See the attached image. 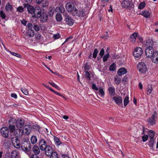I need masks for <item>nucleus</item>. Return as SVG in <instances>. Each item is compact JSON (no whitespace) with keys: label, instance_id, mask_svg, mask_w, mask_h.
Instances as JSON below:
<instances>
[{"label":"nucleus","instance_id":"1","mask_svg":"<svg viewBox=\"0 0 158 158\" xmlns=\"http://www.w3.org/2000/svg\"><path fill=\"white\" fill-rule=\"evenodd\" d=\"M22 150L25 152H28L31 149V144L28 139H23L21 144Z\"/></svg>","mask_w":158,"mask_h":158},{"label":"nucleus","instance_id":"2","mask_svg":"<svg viewBox=\"0 0 158 158\" xmlns=\"http://www.w3.org/2000/svg\"><path fill=\"white\" fill-rule=\"evenodd\" d=\"M153 42L151 39H148L146 40L144 42L143 44L144 47L146 48V49H152L154 48H153Z\"/></svg>","mask_w":158,"mask_h":158},{"label":"nucleus","instance_id":"3","mask_svg":"<svg viewBox=\"0 0 158 158\" xmlns=\"http://www.w3.org/2000/svg\"><path fill=\"white\" fill-rule=\"evenodd\" d=\"M157 114L155 111L152 116L148 119L147 122L150 125L152 126L156 124V119L157 118Z\"/></svg>","mask_w":158,"mask_h":158},{"label":"nucleus","instance_id":"4","mask_svg":"<svg viewBox=\"0 0 158 158\" xmlns=\"http://www.w3.org/2000/svg\"><path fill=\"white\" fill-rule=\"evenodd\" d=\"M85 14V10L83 9L79 10L76 8H75L72 12V15L73 16H77L80 17H83Z\"/></svg>","mask_w":158,"mask_h":158},{"label":"nucleus","instance_id":"5","mask_svg":"<svg viewBox=\"0 0 158 158\" xmlns=\"http://www.w3.org/2000/svg\"><path fill=\"white\" fill-rule=\"evenodd\" d=\"M137 68L139 71L141 73H145L147 71V66L143 62L139 63L137 65Z\"/></svg>","mask_w":158,"mask_h":158},{"label":"nucleus","instance_id":"6","mask_svg":"<svg viewBox=\"0 0 158 158\" xmlns=\"http://www.w3.org/2000/svg\"><path fill=\"white\" fill-rule=\"evenodd\" d=\"M0 132L2 136L5 138H7L8 137L9 132L7 127H3L0 129Z\"/></svg>","mask_w":158,"mask_h":158},{"label":"nucleus","instance_id":"7","mask_svg":"<svg viewBox=\"0 0 158 158\" xmlns=\"http://www.w3.org/2000/svg\"><path fill=\"white\" fill-rule=\"evenodd\" d=\"M23 6L24 8H27V12L29 14L33 15L35 8L28 3H24L23 4Z\"/></svg>","mask_w":158,"mask_h":158},{"label":"nucleus","instance_id":"8","mask_svg":"<svg viewBox=\"0 0 158 158\" xmlns=\"http://www.w3.org/2000/svg\"><path fill=\"white\" fill-rule=\"evenodd\" d=\"M112 100L114 101L115 103L120 106H123V99L122 97L118 96H114L112 98Z\"/></svg>","mask_w":158,"mask_h":158},{"label":"nucleus","instance_id":"9","mask_svg":"<svg viewBox=\"0 0 158 158\" xmlns=\"http://www.w3.org/2000/svg\"><path fill=\"white\" fill-rule=\"evenodd\" d=\"M44 149L45 154L47 156H49L52 154L54 151H53L52 148L49 145H47L45 147Z\"/></svg>","mask_w":158,"mask_h":158},{"label":"nucleus","instance_id":"10","mask_svg":"<svg viewBox=\"0 0 158 158\" xmlns=\"http://www.w3.org/2000/svg\"><path fill=\"white\" fill-rule=\"evenodd\" d=\"M25 124V121L22 118H19L16 121V126L18 128L22 127Z\"/></svg>","mask_w":158,"mask_h":158},{"label":"nucleus","instance_id":"11","mask_svg":"<svg viewBox=\"0 0 158 158\" xmlns=\"http://www.w3.org/2000/svg\"><path fill=\"white\" fill-rule=\"evenodd\" d=\"M74 4L72 2L67 3L66 5V9L68 12L73 11L74 10Z\"/></svg>","mask_w":158,"mask_h":158},{"label":"nucleus","instance_id":"12","mask_svg":"<svg viewBox=\"0 0 158 158\" xmlns=\"http://www.w3.org/2000/svg\"><path fill=\"white\" fill-rule=\"evenodd\" d=\"M41 10L39 6H36L35 7V10L34 13L32 15L33 17L36 18H40L42 14Z\"/></svg>","mask_w":158,"mask_h":158},{"label":"nucleus","instance_id":"13","mask_svg":"<svg viewBox=\"0 0 158 158\" xmlns=\"http://www.w3.org/2000/svg\"><path fill=\"white\" fill-rule=\"evenodd\" d=\"M40 21L43 23L46 22L48 19V15L47 13L43 12L40 17Z\"/></svg>","mask_w":158,"mask_h":158},{"label":"nucleus","instance_id":"14","mask_svg":"<svg viewBox=\"0 0 158 158\" xmlns=\"http://www.w3.org/2000/svg\"><path fill=\"white\" fill-rule=\"evenodd\" d=\"M65 21L66 24L70 26H72L74 23V20L68 15L66 16Z\"/></svg>","mask_w":158,"mask_h":158},{"label":"nucleus","instance_id":"15","mask_svg":"<svg viewBox=\"0 0 158 158\" xmlns=\"http://www.w3.org/2000/svg\"><path fill=\"white\" fill-rule=\"evenodd\" d=\"M23 129L24 131L25 135H29L31 132L32 127L30 125H26L24 126Z\"/></svg>","mask_w":158,"mask_h":158},{"label":"nucleus","instance_id":"16","mask_svg":"<svg viewBox=\"0 0 158 158\" xmlns=\"http://www.w3.org/2000/svg\"><path fill=\"white\" fill-rule=\"evenodd\" d=\"M145 55L148 58H151L155 53V50H145Z\"/></svg>","mask_w":158,"mask_h":158},{"label":"nucleus","instance_id":"17","mask_svg":"<svg viewBox=\"0 0 158 158\" xmlns=\"http://www.w3.org/2000/svg\"><path fill=\"white\" fill-rule=\"evenodd\" d=\"M130 4V1L129 0H123L121 3V6L123 8H128Z\"/></svg>","mask_w":158,"mask_h":158},{"label":"nucleus","instance_id":"18","mask_svg":"<svg viewBox=\"0 0 158 158\" xmlns=\"http://www.w3.org/2000/svg\"><path fill=\"white\" fill-rule=\"evenodd\" d=\"M40 148L41 150L43 151L45 147L47 146L46 141L43 139H42L40 140L39 143Z\"/></svg>","mask_w":158,"mask_h":158},{"label":"nucleus","instance_id":"19","mask_svg":"<svg viewBox=\"0 0 158 158\" xmlns=\"http://www.w3.org/2000/svg\"><path fill=\"white\" fill-rule=\"evenodd\" d=\"M143 53V50H135L133 53L135 57L139 58L141 56Z\"/></svg>","mask_w":158,"mask_h":158},{"label":"nucleus","instance_id":"20","mask_svg":"<svg viewBox=\"0 0 158 158\" xmlns=\"http://www.w3.org/2000/svg\"><path fill=\"white\" fill-rule=\"evenodd\" d=\"M127 71V69L124 68H122L119 69L117 71V73L119 76H121L123 75L126 74Z\"/></svg>","mask_w":158,"mask_h":158},{"label":"nucleus","instance_id":"21","mask_svg":"<svg viewBox=\"0 0 158 158\" xmlns=\"http://www.w3.org/2000/svg\"><path fill=\"white\" fill-rule=\"evenodd\" d=\"M152 61L155 64L158 63V52L155 51V53L152 57Z\"/></svg>","mask_w":158,"mask_h":158},{"label":"nucleus","instance_id":"22","mask_svg":"<svg viewBox=\"0 0 158 158\" xmlns=\"http://www.w3.org/2000/svg\"><path fill=\"white\" fill-rule=\"evenodd\" d=\"M32 150L34 154L38 155L40 154V150L39 147L37 145H35L32 148Z\"/></svg>","mask_w":158,"mask_h":158},{"label":"nucleus","instance_id":"23","mask_svg":"<svg viewBox=\"0 0 158 158\" xmlns=\"http://www.w3.org/2000/svg\"><path fill=\"white\" fill-rule=\"evenodd\" d=\"M46 87L47 89L50 90L54 94H55L59 96L60 97H61L63 98L64 99H66V98L65 96H63V95L59 93L58 92L55 91V90H53V89L51 88L48 85H47Z\"/></svg>","mask_w":158,"mask_h":158},{"label":"nucleus","instance_id":"24","mask_svg":"<svg viewBox=\"0 0 158 158\" xmlns=\"http://www.w3.org/2000/svg\"><path fill=\"white\" fill-rule=\"evenodd\" d=\"M140 14L146 18H148L150 16V12L147 10L143 11Z\"/></svg>","mask_w":158,"mask_h":158},{"label":"nucleus","instance_id":"25","mask_svg":"<svg viewBox=\"0 0 158 158\" xmlns=\"http://www.w3.org/2000/svg\"><path fill=\"white\" fill-rule=\"evenodd\" d=\"M108 91L111 95L114 96L115 95V89L114 87H109L108 89Z\"/></svg>","mask_w":158,"mask_h":158},{"label":"nucleus","instance_id":"26","mask_svg":"<svg viewBox=\"0 0 158 158\" xmlns=\"http://www.w3.org/2000/svg\"><path fill=\"white\" fill-rule=\"evenodd\" d=\"M11 121L10 120L9 121L10 125H9L8 127V128L9 131H10V132L12 133L13 132L15 131V126L13 125H11Z\"/></svg>","mask_w":158,"mask_h":158},{"label":"nucleus","instance_id":"27","mask_svg":"<svg viewBox=\"0 0 158 158\" xmlns=\"http://www.w3.org/2000/svg\"><path fill=\"white\" fill-rule=\"evenodd\" d=\"M26 34L29 37H33L34 35V31L33 30H27L26 32Z\"/></svg>","mask_w":158,"mask_h":158},{"label":"nucleus","instance_id":"28","mask_svg":"<svg viewBox=\"0 0 158 158\" xmlns=\"http://www.w3.org/2000/svg\"><path fill=\"white\" fill-rule=\"evenodd\" d=\"M137 37V33L134 32L130 36V40L132 43H134L135 42L136 39Z\"/></svg>","mask_w":158,"mask_h":158},{"label":"nucleus","instance_id":"29","mask_svg":"<svg viewBox=\"0 0 158 158\" xmlns=\"http://www.w3.org/2000/svg\"><path fill=\"white\" fill-rule=\"evenodd\" d=\"M3 143L6 149L8 148L10 144V142L6 139H5L3 140Z\"/></svg>","mask_w":158,"mask_h":158},{"label":"nucleus","instance_id":"30","mask_svg":"<svg viewBox=\"0 0 158 158\" xmlns=\"http://www.w3.org/2000/svg\"><path fill=\"white\" fill-rule=\"evenodd\" d=\"M84 72L85 73L84 77L87 80L90 81L91 77L89 72L88 71H84Z\"/></svg>","mask_w":158,"mask_h":158},{"label":"nucleus","instance_id":"31","mask_svg":"<svg viewBox=\"0 0 158 158\" xmlns=\"http://www.w3.org/2000/svg\"><path fill=\"white\" fill-rule=\"evenodd\" d=\"M148 134L150 139H153L155 135V132L153 131L150 130L148 132Z\"/></svg>","mask_w":158,"mask_h":158},{"label":"nucleus","instance_id":"32","mask_svg":"<svg viewBox=\"0 0 158 158\" xmlns=\"http://www.w3.org/2000/svg\"><path fill=\"white\" fill-rule=\"evenodd\" d=\"M114 81L116 84L118 85L121 81V79L119 76L116 75L114 77Z\"/></svg>","mask_w":158,"mask_h":158},{"label":"nucleus","instance_id":"33","mask_svg":"<svg viewBox=\"0 0 158 158\" xmlns=\"http://www.w3.org/2000/svg\"><path fill=\"white\" fill-rule=\"evenodd\" d=\"M30 140L31 143L32 144H34L37 142V139L35 136L33 135L31 137Z\"/></svg>","mask_w":158,"mask_h":158},{"label":"nucleus","instance_id":"34","mask_svg":"<svg viewBox=\"0 0 158 158\" xmlns=\"http://www.w3.org/2000/svg\"><path fill=\"white\" fill-rule=\"evenodd\" d=\"M116 69V64L115 63H112L110 66L109 70L110 71H113Z\"/></svg>","mask_w":158,"mask_h":158},{"label":"nucleus","instance_id":"35","mask_svg":"<svg viewBox=\"0 0 158 158\" xmlns=\"http://www.w3.org/2000/svg\"><path fill=\"white\" fill-rule=\"evenodd\" d=\"M48 156H50V158H59L58 154L56 152H53Z\"/></svg>","mask_w":158,"mask_h":158},{"label":"nucleus","instance_id":"36","mask_svg":"<svg viewBox=\"0 0 158 158\" xmlns=\"http://www.w3.org/2000/svg\"><path fill=\"white\" fill-rule=\"evenodd\" d=\"M54 139L56 145H59L61 144V141L57 137L54 136Z\"/></svg>","mask_w":158,"mask_h":158},{"label":"nucleus","instance_id":"37","mask_svg":"<svg viewBox=\"0 0 158 158\" xmlns=\"http://www.w3.org/2000/svg\"><path fill=\"white\" fill-rule=\"evenodd\" d=\"M98 90L99 95L102 97H103L105 95V92L103 88L100 87L98 89Z\"/></svg>","mask_w":158,"mask_h":158},{"label":"nucleus","instance_id":"38","mask_svg":"<svg viewBox=\"0 0 158 158\" xmlns=\"http://www.w3.org/2000/svg\"><path fill=\"white\" fill-rule=\"evenodd\" d=\"M129 97L127 96L123 100V103L124 106L126 107L129 103Z\"/></svg>","mask_w":158,"mask_h":158},{"label":"nucleus","instance_id":"39","mask_svg":"<svg viewBox=\"0 0 158 158\" xmlns=\"http://www.w3.org/2000/svg\"><path fill=\"white\" fill-rule=\"evenodd\" d=\"M13 9V7L10 4L8 3L5 6V9L7 11H9Z\"/></svg>","mask_w":158,"mask_h":158},{"label":"nucleus","instance_id":"40","mask_svg":"<svg viewBox=\"0 0 158 158\" xmlns=\"http://www.w3.org/2000/svg\"><path fill=\"white\" fill-rule=\"evenodd\" d=\"M6 50L7 51L9 52H10V53L12 55H13L15 56H16L17 57L19 58H21V56L20 54L16 53L11 52V51H10L9 50Z\"/></svg>","mask_w":158,"mask_h":158},{"label":"nucleus","instance_id":"41","mask_svg":"<svg viewBox=\"0 0 158 158\" xmlns=\"http://www.w3.org/2000/svg\"><path fill=\"white\" fill-rule=\"evenodd\" d=\"M152 88L151 86H148L147 88V94L149 95L153 91Z\"/></svg>","mask_w":158,"mask_h":158},{"label":"nucleus","instance_id":"42","mask_svg":"<svg viewBox=\"0 0 158 158\" xmlns=\"http://www.w3.org/2000/svg\"><path fill=\"white\" fill-rule=\"evenodd\" d=\"M154 142L155 140L154 139H150V140L148 143V145L149 147L152 148L153 146Z\"/></svg>","mask_w":158,"mask_h":158},{"label":"nucleus","instance_id":"43","mask_svg":"<svg viewBox=\"0 0 158 158\" xmlns=\"http://www.w3.org/2000/svg\"><path fill=\"white\" fill-rule=\"evenodd\" d=\"M56 19L57 21H60L62 20V18L60 14L57 13L56 15Z\"/></svg>","mask_w":158,"mask_h":158},{"label":"nucleus","instance_id":"44","mask_svg":"<svg viewBox=\"0 0 158 158\" xmlns=\"http://www.w3.org/2000/svg\"><path fill=\"white\" fill-rule=\"evenodd\" d=\"M146 4L144 2H142L139 4L138 8L140 9H143L145 6Z\"/></svg>","mask_w":158,"mask_h":158},{"label":"nucleus","instance_id":"45","mask_svg":"<svg viewBox=\"0 0 158 158\" xmlns=\"http://www.w3.org/2000/svg\"><path fill=\"white\" fill-rule=\"evenodd\" d=\"M33 28L36 31H40V26L34 23Z\"/></svg>","mask_w":158,"mask_h":158},{"label":"nucleus","instance_id":"46","mask_svg":"<svg viewBox=\"0 0 158 158\" xmlns=\"http://www.w3.org/2000/svg\"><path fill=\"white\" fill-rule=\"evenodd\" d=\"M109 54L107 53V54H106L103 57V62H106V61L109 58Z\"/></svg>","mask_w":158,"mask_h":158},{"label":"nucleus","instance_id":"47","mask_svg":"<svg viewBox=\"0 0 158 158\" xmlns=\"http://www.w3.org/2000/svg\"><path fill=\"white\" fill-rule=\"evenodd\" d=\"M18 154L16 151H12L11 152V157L12 158H15Z\"/></svg>","mask_w":158,"mask_h":158},{"label":"nucleus","instance_id":"48","mask_svg":"<svg viewBox=\"0 0 158 158\" xmlns=\"http://www.w3.org/2000/svg\"><path fill=\"white\" fill-rule=\"evenodd\" d=\"M19 140L17 138H13L11 140V142L13 145L14 146V144H15L16 143L19 141Z\"/></svg>","mask_w":158,"mask_h":158},{"label":"nucleus","instance_id":"49","mask_svg":"<svg viewBox=\"0 0 158 158\" xmlns=\"http://www.w3.org/2000/svg\"><path fill=\"white\" fill-rule=\"evenodd\" d=\"M24 7H23L22 6H19L17 8V10L18 11L22 13L24 11Z\"/></svg>","mask_w":158,"mask_h":158},{"label":"nucleus","instance_id":"50","mask_svg":"<svg viewBox=\"0 0 158 158\" xmlns=\"http://www.w3.org/2000/svg\"><path fill=\"white\" fill-rule=\"evenodd\" d=\"M33 24L31 23H29L27 24V27L28 29L27 30H33L32 28H33Z\"/></svg>","mask_w":158,"mask_h":158},{"label":"nucleus","instance_id":"51","mask_svg":"<svg viewBox=\"0 0 158 158\" xmlns=\"http://www.w3.org/2000/svg\"><path fill=\"white\" fill-rule=\"evenodd\" d=\"M84 70L86 71H88L90 69V66L88 64V63H86L85 65V66L84 67Z\"/></svg>","mask_w":158,"mask_h":158},{"label":"nucleus","instance_id":"52","mask_svg":"<svg viewBox=\"0 0 158 158\" xmlns=\"http://www.w3.org/2000/svg\"><path fill=\"white\" fill-rule=\"evenodd\" d=\"M50 85L53 86V87L57 89H59V87L56 84L52 82H48Z\"/></svg>","mask_w":158,"mask_h":158},{"label":"nucleus","instance_id":"53","mask_svg":"<svg viewBox=\"0 0 158 158\" xmlns=\"http://www.w3.org/2000/svg\"><path fill=\"white\" fill-rule=\"evenodd\" d=\"M21 91L25 95H27L28 94V92L27 90L25 88H21Z\"/></svg>","mask_w":158,"mask_h":158},{"label":"nucleus","instance_id":"54","mask_svg":"<svg viewBox=\"0 0 158 158\" xmlns=\"http://www.w3.org/2000/svg\"><path fill=\"white\" fill-rule=\"evenodd\" d=\"M148 135H144L142 137V141L143 142H145L148 139Z\"/></svg>","mask_w":158,"mask_h":158},{"label":"nucleus","instance_id":"55","mask_svg":"<svg viewBox=\"0 0 158 158\" xmlns=\"http://www.w3.org/2000/svg\"><path fill=\"white\" fill-rule=\"evenodd\" d=\"M33 129H35L36 130H39L40 129V127L38 124H35L32 126Z\"/></svg>","mask_w":158,"mask_h":158},{"label":"nucleus","instance_id":"56","mask_svg":"<svg viewBox=\"0 0 158 158\" xmlns=\"http://www.w3.org/2000/svg\"><path fill=\"white\" fill-rule=\"evenodd\" d=\"M60 35L59 33L55 34L53 36V39L55 40H57L58 39L60 38Z\"/></svg>","mask_w":158,"mask_h":158},{"label":"nucleus","instance_id":"57","mask_svg":"<svg viewBox=\"0 0 158 158\" xmlns=\"http://www.w3.org/2000/svg\"><path fill=\"white\" fill-rule=\"evenodd\" d=\"M18 130L19 135H23V134H24V133H25L23 129V130H22L20 129H18Z\"/></svg>","mask_w":158,"mask_h":158},{"label":"nucleus","instance_id":"58","mask_svg":"<svg viewBox=\"0 0 158 158\" xmlns=\"http://www.w3.org/2000/svg\"><path fill=\"white\" fill-rule=\"evenodd\" d=\"M54 10H52V9H51L49 10V11H48L49 16L50 17L52 16L54 13Z\"/></svg>","mask_w":158,"mask_h":158},{"label":"nucleus","instance_id":"59","mask_svg":"<svg viewBox=\"0 0 158 158\" xmlns=\"http://www.w3.org/2000/svg\"><path fill=\"white\" fill-rule=\"evenodd\" d=\"M20 144L19 140L15 144H14V147L17 148H20Z\"/></svg>","mask_w":158,"mask_h":158},{"label":"nucleus","instance_id":"60","mask_svg":"<svg viewBox=\"0 0 158 158\" xmlns=\"http://www.w3.org/2000/svg\"><path fill=\"white\" fill-rule=\"evenodd\" d=\"M98 50H94L93 55V57L94 58H96L97 56V54L98 52Z\"/></svg>","mask_w":158,"mask_h":158},{"label":"nucleus","instance_id":"61","mask_svg":"<svg viewBox=\"0 0 158 158\" xmlns=\"http://www.w3.org/2000/svg\"><path fill=\"white\" fill-rule=\"evenodd\" d=\"M92 87V89L94 90H95L96 91H98V90L99 88H98L97 87V86L94 83H93Z\"/></svg>","mask_w":158,"mask_h":158},{"label":"nucleus","instance_id":"62","mask_svg":"<svg viewBox=\"0 0 158 158\" xmlns=\"http://www.w3.org/2000/svg\"><path fill=\"white\" fill-rule=\"evenodd\" d=\"M106 34L102 36L101 37L104 39L105 40H107L108 39V38L109 37V36L108 35H107V31H106ZM109 37H110L109 36Z\"/></svg>","mask_w":158,"mask_h":158},{"label":"nucleus","instance_id":"63","mask_svg":"<svg viewBox=\"0 0 158 158\" xmlns=\"http://www.w3.org/2000/svg\"><path fill=\"white\" fill-rule=\"evenodd\" d=\"M35 36L36 40H39L41 38V35L40 34L37 33L35 34Z\"/></svg>","mask_w":158,"mask_h":158},{"label":"nucleus","instance_id":"64","mask_svg":"<svg viewBox=\"0 0 158 158\" xmlns=\"http://www.w3.org/2000/svg\"><path fill=\"white\" fill-rule=\"evenodd\" d=\"M128 77L127 76H125L122 80V82L123 83L125 84L126 82L128 81Z\"/></svg>","mask_w":158,"mask_h":158}]
</instances>
